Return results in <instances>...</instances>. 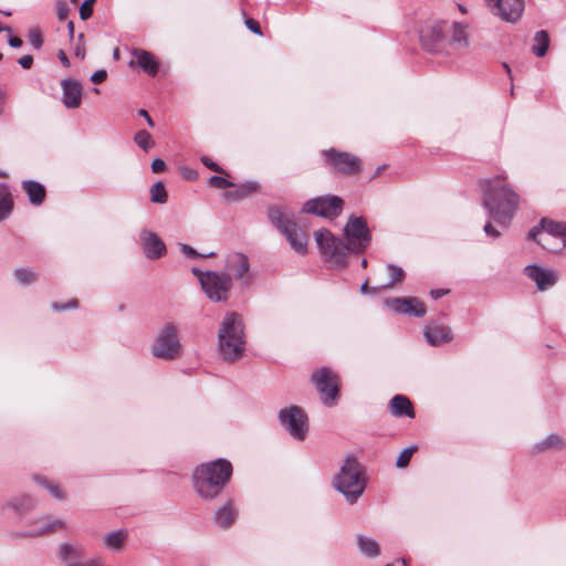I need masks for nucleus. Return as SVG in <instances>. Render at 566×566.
<instances>
[{
  "mask_svg": "<svg viewBox=\"0 0 566 566\" xmlns=\"http://www.w3.org/2000/svg\"><path fill=\"white\" fill-rule=\"evenodd\" d=\"M444 294H446V291H443V290H432L431 291V295L434 298H439V297L443 296Z\"/></svg>",
  "mask_w": 566,
  "mask_h": 566,
  "instance_id": "nucleus-60",
  "label": "nucleus"
},
{
  "mask_svg": "<svg viewBox=\"0 0 566 566\" xmlns=\"http://www.w3.org/2000/svg\"><path fill=\"white\" fill-rule=\"evenodd\" d=\"M18 63L23 67V69H30L33 64V57L32 55H23L21 56L19 60H18Z\"/></svg>",
  "mask_w": 566,
  "mask_h": 566,
  "instance_id": "nucleus-53",
  "label": "nucleus"
},
{
  "mask_svg": "<svg viewBox=\"0 0 566 566\" xmlns=\"http://www.w3.org/2000/svg\"><path fill=\"white\" fill-rule=\"evenodd\" d=\"M155 145L150 134L144 130V151H148Z\"/></svg>",
  "mask_w": 566,
  "mask_h": 566,
  "instance_id": "nucleus-54",
  "label": "nucleus"
},
{
  "mask_svg": "<svg viewBox=\"0 0 566 566\" xmlns=\"http://www.w3.org/2000/svg\"><path fill=\"white\" fill-rule=\"evenodd\" d=\"M4 98H6V92L0 88V115H2L4 111Z\"/></svg>",
  "mask_w": 566,
  "mask_h": 566,
  "instance_id": "nucleus-58",
  "label": "nucleus"
},
{
  "mask_svg": "<svg viewBox=\"0 0 566 566\" xmlns=\"http://www.w3.org/2000/svg\"><path fill=\"white\" fill-rule=\"evenodd\" d=\"M56 14L60 21H64L69 15V8L64 1L56 2Z\"/></svg>",
  "mask_w": 566,
  "mask_h": 566,
  "instance_id": "nucleus-46",
  "label": "nucleus"
},
{
  "mask_svg": "<svg viewBox=\"0 0 566 566\" xmlns=\"http://www.w3.org/2000/svg\"><path fill=\"white\" fill-rule=\"evenodd\" d=\"M144 119L147 122V124L153 127L154 126V122L151 119V117L149 116V114L144 109Z\"/></svg>",
  "mask_w": 566,
  "mask_h": 566,
  "instance_id": "nucleus-61",
  "label": "nucleus"
},
{
  "mask_svg": "<svg viewBox=\"0 0 566 566\" xmlns=\"http://www.w3.org/2000/svg\"><path fill=\"white\" fill-rule=\"evenodd\" d=\"M59 59L61 61V63L63 64V66L65 67H69L70 66V60L69 57L66 56L65 52L60 50L59 52Z\"/></svg>",
  "mask_w": 566,
  "mask_h": 566,
  "instance_id": "nucleus-56",
  "label": "nucleus"
},
{
  "mask_svg": "<svg viewBox=\"0 0 566 566\" xmlns=\"http://www.w3.org/2000/svg\"><path fill=\"white\" fill-rule=\"evenodd\" d=\"M249 260L242 253H231L226 260L227 274L235 280H242L245 284L249 283Z\"/></svg>",
  "mask_w": 566,
  "mask_h": 566,
  "instance_id": "nucleus-18",
  "label": "nucleus"
},
{
  "mask_svg": "<svg viewBox=\"0 0 566 566\" xmlns=\"http://www.w3.org/2000/svg\"><path fill=\"white\" fill-rule=\"evenodd\" d=\"M360 292H361V293H364V294H366V293H368V292H370V293H377V292H378V289H377V287H371V289L369 290V287H368V282H367V281H365V282L361 284V286H360Z\"/></svg>",
  "mask_w": 566,
  "mask_h": 566,
  "instance_id": "nucleus-57",
  "label": "nucleus"
},
{
  "mask_svg": "<svg viewBox=\"0 0 566 566\" xmlns=\"http://www.w3.org/2000/svg\"><path fill=\"white\" fill-rule=\"evenodd\" d=\"M424 337L431 346H439L452 339V332L447 325L431 322L424 328Z\"/></svg>",
  "mask_w": 566,
  "mask_h": 566,
  "instance_id": "nucleus-20",
  "label": "nucleus"
},
{
  "mask_svg": "<svg viewBox=\"0 0 566 566\" xmlns=\"http://www.w3.org/2000/svg\"><path fill=\"white\" fill-rule=\"evenodd\" d=\"M528 238L547 251L560 252L566 247V222L543 218L530 230Z\"/></svg>",
  "mask_w": 566,
  "mask_h": 566,
  "instance_id": "nucleus-7",
  "label": "nucleus"
},
{
  "mask_svg": "<svg viewBox=\"0 0 566 566\" xmlns=\"http://www.w3.org/2000/svg\"><path fill=\"white\" fill-rule=\"evenodd\" d=\"M385 304L395 313L422 317L426 315L424 304L417 297L387 298Z\"/></svg>",
  "mask_w": 566,
  "mask_h": 566,
  "instance_id": "nucleus-17",
  "label": "nucleus"
},
{
  "mask_svg": "<svg viewBox=\"0 0 566 566\" xmlns=\"http://www.w3.org/2000/svg\"><path fill=\"white\" fill-rule=\"evenodd\" d=\"M62 102L67 108H77L82 103V85L75 80H64L61 83Z\"/></svg>",
  "mask_w": 566,
  "mask_h": 566,
  "instance_id": "nucleus-22",
  "label": "nucleus"
},
{
  "mask_svg": "<svg viewBox=\"0 0 566 566\" xmlns=\"http://www.w3.org/2000/svg\"><path fill=\"white\" fill-rule=\"evenodd\" d=\"M22 189L28 196V199L33 206H41L46 196V190L44 186L34 180H24L22 182Z\"/></svg>",
  "mask_w": 566,
  "mask_h": 566,
  "instance_id": "nucleus-25",
  "label": "nucleus"
},
{
  "mask_svg": "<svg viewBox=\"0 0 566 566\" xmlns=\"http://www.w3.org/2000/svg\"><path fill=\"white\" fill-rule=\"evenodd\" d=\"M8 43L12 48H20L22 45V40L20 38H18V36H11L8 40Z\"/></svg>",
  "mask_w": 566,
  "mask_h": 566,
  "instance_id": "nucleus-55",
  "label": "nucleus"
},
{
  "mask_svg": "<svg viewBox=\"0 0 566 566\" xmlns=\"http://www.w3.org/2000/svg\"><path fill=\"white\" fill-rule=\"evenodd\" d=\"M417 450V447L416 446H411V447H407L405 448L398 455L397 458V461H396V465L398 468H406L409 462H410V459L413 454V452Z\"/></svg>",
  "mask_w": 566,
  "mask_h": 566,
  "instance_id": "nucleus-39",
  "label": "nucleus"
},
{
  "mask_svg": "<svg viewBox=\"0 0 566 566\" xmlns=\"http://www.w3.org/2000/svg\"><path fill=\"white\" fill-rule=\"evenodd\" d=\"M524 273L535 282L536 286L541 291H545L552 287L556 281L557 276L554 271L549 269L542 268L536 264H530L525 266Z\"/></svg>",
  "mask_w": 566,
  "mask_h": 566,
  "instance_id": "nucleus-19",
  "label": "nucleus"
},
{
  "mask_svg": "<svg viewBox=\"0 0 566 566\" xmlns=\"http://www.w3.org/2000/svg\"><path fill=\"white\" fill-rule=\"evenodd\" d=\"M245 25L254 34L262 35L260 23L256 20L249 18L245 20Z\"/></svg>",
  "mask_w": 566,
  "mask_h": 566,
  "instance_id": "nucleus-47",
  "label": "nucleus"
},
{
  "mask_svg": "<svg viewBox=\"0 0 566 566\" xmlns=\"http://www.w3.org/2000/svg\"><path fill=\"white\" fill-rule=\"evenodd\" d=\"M134 140L137 145L142 146V132H137L134 136Z\"/></svg>",
  "mask_w": 566,
  "mask_h": 566,
  "instance_id": "nucleus-63",
  "label": "nucleus"
},
{
  "mask_svg": "<svg viewBox=\"0 0 566 566\" xmlns=\"http://www.w3.org/2000/svg\"><path fill=\"white\" fill-rule=\"evenodd\" d=\"M315 240L322 255L329 262L346 266L350 248L340 239L335 237L327 229H319L315 232Z\"/></svg>",
  "mask_w": 566,
  "mask_h": 566,
  "instance_id": "nucleus-9",
  "label": "nucleus"
},
{
  "mask_svg": "<svg viewBox=\"0 0 566 566\" xmlns=\"http://www.w3.org/2000/svg\"><path fill=\"white\" fill-rule=\"evenodd\" d=\"M218 346L224 360L234 361L245 350L243 322L237 313H228L219 328Z\"/></svg>",
  "mask_w": 566,
  "mask_h": 566,
  "instance_id": "nucleus-4",
  "label": "nucleus"
},
{
  "mask_svg": "<svg viewBox=\"0 0 566 566\" xmlns=\"http://www.w3.org/2000/svg\"><path fill=\"white\" fill-rule=\"evenodd\" d=\"M192 273L198 276L203 292L211 301L222 302L228 298V293L232 286V280L229 275L211 271L201 272L197 268H192Z\"/></svg>",
  "mask_w": 566,
  "mask_h": 566,
  "instance_id": "nucleus-10",
  "label": "nucleus"
},
{
  "mask_svg": "<svg viewBox=\"0 0 566 566\" xmlns=\"http://www.w3.org/2000/svg\"><path fill=\"white\" fill-rule=\"evenodd\" d=\"M279 420L281 426L294 439L303 441L306 438L308 430V418L301 407L291 406L281 409L279 412Z\"/></svg>",
  "mask_w": 566,
  "mask_h": 566,
  "instance_id": "nucleus-11",
  "label": "nucleus"
},
{
  "mask_svg": "<svg viewBox=\"0 0 566 566\" xmlns=\"http://www.w3.org/2000/svg\"><path fill=\"white\" fill-rule=\"evenodd\" d=\"M235 516L237 513L233 506L231 503H227L216 512L214 522L220 527H229L233 523Z\"/></svg>",
  "mask_w": 566,
  "mask_h": 566,
  "instance_id": "nucleus-27",
  "label": "nucleus"
},
{
  "mask_svg": "<svg viewBox=\"0 0 566 566\" xmlns=\"http://www.w3.org/2000/svg\"><path fill=\"white\" fill-rule=\"evenodd\" d=\"M232 474V464L226 459H218L201 464L193 472V485L203 499H213L221 493Z\"/></svg>",
  "mask_w": 566,
  "mask_h": 566,
  "instance_id": "nucleus-3",
  "label": "nucleus"
},
{
  "mask_svg": "<svg viewBox=\"0 0 566 566\" xmlns=\"http://www.w3.org/2000/svg\"><path fill=\"white\" fill-rule=\"evenodd\" d=\"M209 185L218 189H227L233 187V184L221 176H212L209 178Z\"/></svg>",
  "mask_w": 566,
  "mask_h": 566,
  "instance_id": "nucleus-42",
  "label": "nucleus"
},
{
  "mask_svg": "<svg viewBox=\"0 0 566 566\" xmlns=\"http://www.w3.org/2000/svg\"><path fill=\"white\" fill-rule=\"evenodd\" d=\"M151 354L159 359L175 360L182 354L179 328L172 323H166L158 332L153 345Z\"/></svg>",
  "mask_w": 566,
  "mask_h": 566,
  "instance_id": "nucleus-8",
  "label": "nucleus"
},
{
  "mask_svg": "<svg viewBox=\"0 0 566 566\" xmlns=\"http://www.w3.org/2000/svg\"><path fill=\"white\" fill-rule=\"evenodd\" d=\"M150 201L164 205L168 200V193L163 181L155 182L149 189Z\"/></svg>",
  "mask_w": 566,
  "mask_h": 566,
  "instance_id": "nucleus-31",
  "label": "nucleus"
},
{
  "mask_svg": "<svg viewBox=\"0 0 566 566\" xmlns=\"http://www.w3.org/2000/svg\"><path fill=\"white\" fill-rule=\"evenodd\" d=\"M565 447V440L557 433H549L543 440L534 444L535 452H544L548 449H563Z\"/></svg>",
  "mask_w": 566,
  "mask_h": 566,
  "instance_id": "nucleus-26",
  "label": "nucleus"
},
{
  "mask_svg": "<svg viewBox=\"0 0 566 566\" xmlns=\"http://www.w3.org/2000/svg\"><path fill=\"white\" fill-rule=\"evenodd\" d=\"M75 55L83 60L85 57V49L82 46H77L75 49Z\"/></svg>",
  "mask_w": 566,
  "mask_h": 566,
  "instance_id": "nucleus-59",
  "label": "nucleus"
},
{
  "mask_svg": "<svg viewBox=\"0 0 566 566\" xmlns=\"http://www.w3.org/2000/svg\"><path fill=\"white\" fill-rule=\"evenodd\" d=\"M64 528L65 524L62 521L49 516H42L39 520H36L31 525V528L24 532L23 535L29 537H38Z\"/></svg>",
  "mask_w": 566,
  "mask_h": 566,
  "instance_id": "nucleus-21",
  "label": "nucleus"
},
{
  "mask_svg": "<svg viewBox=\"0 0 566 566\" xmlns=\"http://www.w3.org/2000/svg\"><path fill=\"white\" fill-rule=\"evenodd\" d=\"M322 156L331 169L340 175H353L358 172L361 168L360 159L346 151L329 148L322 150Z\"/></svg>",
  "mask_w": 566,
  "mask_h": 566,
  "instance_id": "nucleus-15",
  "label": "nucleus"
},
{
  "mask_svg": "<svg viewBox=\"0 0 566 566\" xmlns=\"http://www.w3.org/2000/svg\"><path fill=\"white\" fill-rule=\"evenodd\" d=\"M10 506L15 510L17 512H19L20 514H25L28 512H30L34 506H35V502L33 501V499L29 495H22L18 499H15L14 501H12L10 503Z\"/></svg>",
  "mask_w": 566,
  "mask_h": 566,
  "instance_id": "nucleus-32",
  "label": "nucleus"
},
{
  "mask_svg": "<svg viewBox=\"0 0 566 566\" xmlns=\"http://www.w3.org/2000/svg\"><path fill=\"white\" fill-rule=\"evenodd\" d=\"M35 481L39 484L43 485L45 489H48L50 494L53 497H55L57 500L64 499V493L62 492V490L60 489V486L57 484L49 482L44 478H41V476H35Z\"/></svg>",
  "mask_w": 566,
  "mask_h": 566,
  "instance_id": "nucleus-37",
  "label": "nucleus"
},
{
  "mask_svg": "<svg viewBox=\"0 0 566 566\" xmlns=\"http://www.w3.org/2000/svg\"><path fill=\"white\" fill-rule=\"evenodd\" d=\"M258 187L259 184L256 181H247L241 186L242 191L240 193L227 192V196L231 197V199L238 200L240 199L241 196L256 191Z\"/></svg>",
  "mask_w": 566,
  "mask_h": 566,
  "instance_id": "nucleus-40",
  "label": "nucleus"
},
{
  "mask_svg": "<svg viewBox=\"0 0 566 566\" xmlns=\"http://www.w3.org/2000/svg\"><path fill=\"white\" fill-rule=\"evenodd\" d=\"M491 12L501 20L515 23L523 14L524 0H485Z\"/></svg>",
  "mask_w": 566,
  "mask_h": 566,
  "instance_id": "nucleus-16",
  "label": "nucleus"
},
{
  "mask_svg": "<svg viewBox=\"0 0 566 566\" xmlns=\"http://www.w3.org/2000/svg\"><path fill=\"white\" fill-rule=\"evenodd\" d=\"M549 48V36L545 30L537 31L534 35V44L532 46L533 53L542 57L546 54Z\"/></svg>",
  "mask_w": 566,
  "mask_h": 566,
  "instance_id": "nucleus-30",
  "label": "nucleus"
},
{
  "mask_svg": "<svg viewBox=\"0 0 566 566\" xmlns=\"http://www.w3.org/2000/svg\"><path fill=\"white\" fill-rule=\"evenodd\" d=\"M160 72V65L156 61L155 56L144 50V73H147L151 76L158 75Z\"/></svg>",
  "mask_w": 566,
  "mask_h": 566,
  "instance_id": "nucleus-34",
  "label": "nucleus"
},
{
  "mask_svg": "<svg viewBox=\"0 0 566 566\" xmlns=\"http://www.w3.org/2000/svg\"><path fill=\"white\" fill-rule=\"evenodd\" d=\"M268 218L297 253L305 254L307 252V237L294 222L291 214L281 207L271 206L268 209Z\"/></svg>",
  "mask_w": 566,
  "mask_h": 566,
  "instance_id": "nucleus-6",
  "label": "nucleus"
},
{
  "mask_svg": "<svg viewBox=\"0 0 566 566\" xmlns=\"http://www.w3.org/2000/svg\"><path fill=\"white\" fill-rule=\"evenodd\" d=\"M312 381L321 394L323 403L328 407L334 406L339 395L337 374L328 367H322L313 373Z\"/></svg>",
  "mask_w": 566,
  "mask_h": 566,
  "instance_id": "nucleus-12",
  "label": "nucleus"
},
{
  "mask_svg": "<svg viewBox=\"0 0 566 566\" xmlns=\"http://www.w3.org/2000/svg\"><path fill=\"white\" fill-rule=\"evenodd\" d=\"M387 269L389 272L390 280L382 287H391L394 284L401 283L403 281L405 271L400 266L389 263L387 265Z\"/></svg>",
  "mask_w": 566,
  "mask_h": 566,
  "instance_id": "nucleus-35",
  "label": "nucleus"
},
{
  "mask_svg": "<svg viewBox=\"0 0 566 566\" xmlns=\"http://www.w3.org/2000/svg\"><path fill=\"white\" fill-rule=\"evenodd\" d=\"M484 232L486 235L491 237V238H499L500 237V232L492 226L491 222H486L484 228H483Z\"/></svg>",
  "mask_w": 566,
  "mask_h": 566,
  "instance_id": "nucleus-52",
  "label": "nucleus"
},
{
  "mask_svg": "<svg viewBox=\"0 0 566 566\" xmlns=\"http://www.w3.org/2000/svg\"><path fill=\"white\" fill-rule=\"evenodd\" d=\"M29 42L34 49L39 50L43 44L41 32L39 30H32L29 33Z\"/></svg>",
  "mask_w": 566,
  "mask_h": 566,
  "instance_id": "nucleus-45",
  "label": "nucleus"
},
{
  "mask_svg": "<svg viewBox=\"0 0 566 566\" xmlns=\"http://www.w3.org/2000/svg\"><path fill=\"white\" fill-rule=\"evenodd\" d=\"M333 485L349 504L356 503L361 496L366 488L364 471L354 455L345 458L339 472L334 478Z\"/></svg>",
  "mask_w": 566,
  "mask_h": 566,
  "instance_id": "nucleus-5",
  "label": "nucleus"
},
{
  "mask_svg": "<svg viewBox=\"0 0 566 566\" xmlns=\"http://www.w3.org/2000/svg\"><path fill=\"white\" fill-rule=\"evenodd\" d=\"M389 411L395 417L415 418V409L408 397L403 395H396L392 397L388 405Z\"/></svg>",
  "mask_w": 566,
  "mask_h": 566,
  "instance_id": "nucleus-24",
  "label": "nucleus"
},
{
  "mask_svg": "<svg viewBox=\"0 0 566 566\" xmlns=\"http://www.w3.org/2000/svg\"><path fill=\"white\" fill-rule=\"evenodd\" d=\"M167 253L165 242L153 232H144V255L150 260L163 258Z\"/></svg>",
  "mask_w": 566,
  "mask_h": 566,
  "instance_id": "nucleus-23",
  "label": "nucleus"
},
{
  "mask_svg": "<svg viewBox=\"0 0 566 566\" xmlns=\"http://www.w3.org/2000/svg\"><path fill=\"white\" fill-rule=\"evenodd\" d=\"M130 59L128 61V65L132 70L138 71L142 67V52L137 49L128 52Z\"/></svg>",
  "mask_w": 566,
  "mask_h": 566,
  "instance_id": "nucleus-43",
  "label": "nucleus"
},
{
  "mask_svg": "<svg viewBox=\"0 0 566 566\" xmlns=\"http://www.w3.org/2000/svg\"><path fill=\"white\" fill-rule=\"evenodd\" d=\"M76 306H77V301L76 300H73V301H71L69 303H65V304L54 303L52 305L54 311H64V310H69V308H74Z\"/></svg>",
  "mask_w": 566,
  "mask_h": 566,
  "instance_id": "nucleus-50",
  "label": "nucleus"
},
{
  "mask_svg": "<svg viewBox=\"0 0 566 566\" xmlns=\"http://www.w3.org/2000/svg\"><path fill=\"white\" fill-rule=\"evenodd\" d=\"M357 544H358L359 551L364 555H366L368 557H377L379 555V545H378L377 541H375L374 538H370V537H367L364 535H358Z\"/></svg>",
  "mask_w": 566,
  "mask_h": 566,
  "instance_id": "nucleus-29",
  "label": "nucleus"
},
{
  "mask_svg": "<svg viewBox=\"0 0 566 566\" xmlns=\"http://www.w3.org/2000/svg\"><path fill=\"white\" fill-rule=\"evenodd\" d=\"M59 555L63 560H69L70 558H78L82 555V549L69 543H63L60 546Z\"/></svg>",
  "mask_w": 566,
  "mask_h": 566,
  "instance_id": "nucleus-36",
  "label": "nucleus"
},
{
  "mask_svg": "<svg viewBox=\"0 0 566 566\" xmlns=\"http://www.w3.org/2000/svg\"><path fill=\"white\" fill-rule=\"evenodd\" d=\"M343 207L344 200L340 197L336 195H325L307 200L302 211L326 219H335L342 213Z\"/></svg>",
  "mask_w": 566,
  "mask_h": 566,
  "instance_id": "nucleus-14",
  "label": "nucleus"
},
{
  "mask_svg": "<svg viewBox=\"0 0 566 566\" xmlns=\"http://www.w3.org/2000/svg\"><path fill=\"white\" fill-rule=\"evenodd\" d=\"M107 77V72L105 70H98L94 72L91 76V81L95 84H99L104 82Z\"/></svg>",
  "mask_w": 566,
  "mask_h": 566,
  "instance_id": "nucleus-49",
  "label": "nucleus"
},
{
  "mask_svg": "<svg viewBox=\"0 0 566 566\" xmlns=\"http://www.w3.org/2000/svg\"><path fill=\"white\" fill-rule=\"evenodd\" d=\"M469 25L461 22L434 21L420 31L424 51L437 55L440 63L449 64L463 54L469 46Z\"/></svg>",
  "mask_w": 566,
  "mask_h": 566,
  "instance_id": "nucleus-1",
  "label": "nucleus"
},
{
  "mask_svg": "<svg viewBox=\"0 0 566 566\" xmlns=\"http://www.w3.org/2000/svg\"><path fill=\"white\" fill-rule=\"evenodd\" d=\"M180 251L181 253L187 256V258H190V259H196V258H208V256H212L214 253L210 252L208 254H200L198 253L193 248H191L190 245L186 244V243H181L180 244Z\"/></svg>",
  "mask_w": 566,
  "mask_h": 566,
  "instance_id": "nucleus-41",
  "label": "nucleus"
},
{
  "mask_svg": "<svg viewBox=\"0 0 566 566\" xmlns=\"http://www.w3.org/2000/svg\"><path fill=\"white\" fill-rule=\"evenodd\" d=\"M344 234L347 245L357 254L363 253L371 240L367 222L363 217L352 216L344 228Z\"/></svg>",
  "mask_w": 566,
  "mask_h": 566,
  "instance_id": "nucleus-13",
  "label": "nucleus"
},
{
  "mask_svg": "<svg viewBox=\"0 0 566 566\" xmlns=\"http://www.w3.org/2000/svg\"><path fill=\"white\" fill-rule=\"evenodd\" d=\"M482 205L489 217L497 224L507 227L520 205V196L505 181L496 176L481 181Z\"/></svg>",
  "mask_w": 566,
  "mask_h": 566,
  "instance_id": "nucleus-2",
  "label": "nucleus"
},
{
  "mask_svg": "<svg viewBox=\"0 0 566 566\" xmlns=\"http://www.w3.org/2000/svg\"><path fill=\"white\" fill-rule=\"evenodd\" d=\"M95 0H85L80 8V17L82 20H87L93 13V4Z\"/></svg>",
  "mask_w": 566,
  "mask_h": 566,
  "instance_id": "nucleus-44",
  "label": "nucleus"
},
{
  "mask_svg": "<svg viewBox=\"0 0 566 566\" xmlns=\"http://www.w3.org/2000/svg\"><path fill=\"white\" fill-rule=\"evenodd\" d=\"M13 209V199L9 187L0 182V220H4L9 217Z\"/></svg>",
  "mask_w": 566,
  "mask_h": 566,
  "instance_id": "nucleus-28",
  "label": "nucleus"
},
{
  "mask_svg": "<svg viewBox=\"0 0 566 566\" xmlns=\"http://www.w3.org/2000/svg\"><path fill=\"white\" fill-rule=\"evenodd\" d=\"M126 534L123 531L109 532L105 536V544L112 549H119L125 541Z\"/></svg>",
  "mask_w": 566,
  "mask_h": 566,
  "instance_id": "nucleus-33",
  "label": "nucleus"
},
{
  "mask_svg": "<svg viewBox=\"0 0 566 566\" xmlns=\"http://www.w3.org/2000/svg\"><path fill=\"white\" fill-rule=\"evenodd\" d=\"M120 53H122L120 49L116 48L114 50V52H113L114 60H119L120 59Z\"/></svg>",
  "mask_w": 566,
  "mask_h": 566,
  "instance_id": "nucleus-64",
  "label": "nucleus"
},
{
  "mask_svg": "<svg viewBox=\"0 0 566 566\" xmlns=\"http://www.w3.org/2000/svg\"><path fill=\"white\" fill-rule=\"evenodd\" d=\"M201 163L207 168H209L210 170H212L214 172H222L223 171L222 168L217 163H214L211 158H209L207 156L201 157Z\"/></svg>",
  "mask_w": 566,
  "mask_h": 566,
  "instance_id": "nucleus-48",
  "label": "nucleus"
},
{
  "mask_svg": "<svg viewBox=\"0 0 566 566\" xmlns=\"http://www.w3.org/2000/svg\"><path fill=\"white\" fill-rule=\"evenodd\" d=\"M166 168V164L163 159L157 158L151 163V170L155 174L164 171Z\"/></svg>",
  "mask_w": 566,
  "mask_h": 566,
  "instance_id": "nucleus-51",
  "label": "nucleus"
},
{
  "mask_svg": "<svg viewBox=\"0 0 566 566\" xmlns=\"http://www.w3.org/2000/svg\"><path fill=\"white\" fill-rule=\"evenodd\" d=\"M67 31H69V35L71 38H73L74 36V23H73V21H69V23H67Z\"/></svg>",
  "mask_w": 566,
  "mask_h": 566,
  "instance_id": "nucleus-62",
  "label": "nucleus"
},
{
  "mask_svg": "<svg viewBox=\"0 0 566 566\" xmlns=\"http://www.w3.org/2000/svg\"><path fill=\"white\" fill-rule=\"evenodd\" d=\"M15 279L22 284H29L36 280V274L31 269L21 268L14 272Z\"/></svg>",
  "mask_w": 566,
  "mask_h": 566,
  "instance_id": "nucleus-38",
  "label": "nucleus"
}]
</instances>
